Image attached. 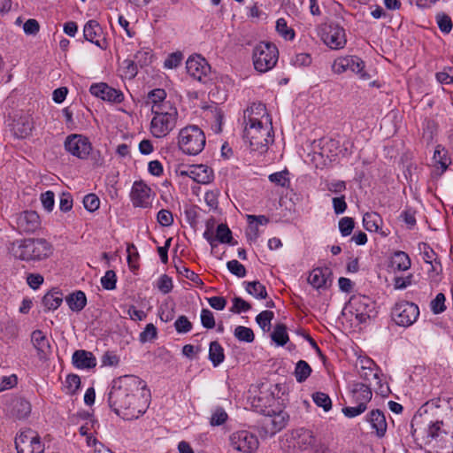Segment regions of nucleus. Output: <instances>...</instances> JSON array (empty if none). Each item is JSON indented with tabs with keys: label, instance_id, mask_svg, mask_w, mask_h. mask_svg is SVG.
I'll return each mask as SVG.
<instances>
[{
	"label": "nucleus",
	"instance_id": "obj_54",
	"mask_svg": "<svg viewBox=\"0 0 453 453\" xmlns=\"http://www.w3.org/2000/svg\"><path fill=\"white\" fill-rule=\"evenodd\" d=\"M269 180L271 182L275 183L280 187H286L289 182L287 171L272 173L269 175Z\"/></svg>",
	"mask_w": 453,
	"mask_h": 453
},
{
	"label": "nucleus",
	"instance_id": "obj_40",
	"mask_svg": "<svg viewBox=\"0 0 453 453\" xmlns=\"http://www.w3.org/2000/svg\"><path fill=\"white\" fill-rule=\"evenodd\" d=\"M272 339L280 346L285 345L288 341V334L284 325L279 324L272 333Z\"/></svg>",
	"mask_w": 453,
	"mask_h": 453
},
{
	"label": "nucleus",
	"instance_id": "obj_64",
	"mask_svg": "<svg viewBox=\"0 0 453 453\" xmlns=\"http://www.w3.org/2000/svg\"><path fill=\"white\" fill-rule=\"evenodd\" d=\"M219 194V192L218 189L210 190V191L205 192V194H204V201H205L206 204L211 209H216L218 207Z\"/></svg>",
	"mask_w": 453,
	"mask_h": 453
},
{
	"label": "nucleus",
	"instance_id": "obj_27",
	"mask_svg": "<svg viewBox=\"0 0 453 453\" xmlns=\"http://www.w3.org/2000/svg\"><path fill=\"white\" fill-rule=\"evenodd\" d=\"M101 32H102L101 27H100L99 23L96 20H88L85 24L84 28H83L84 38L87 41L96 44L99 48L104 49V41L102 42V41L96 39L98 36L101 35Z\"/></svg>",
	"mask_w": 453,
	"mask_h": 453
},
{
	"label": "nucleus",
	"instance_id": "obj_6",
	"mask_svg": "<svg viewBox=\"0 0 453 453\" xmlns=\"http://www.w3.org/2000/svg\"><path fill=\"white\" fill-rule=\"evenodd\" d=\"M278 57L279 52L274 44L260 42L253 50L254 67L260 73H265L276 65Z\"/></svg>",
	"mask_w": 453,
	"mask_h": 453
},
{
	"label": "nucleus",
	"instance_id": "obj_44",
	"mask_svg": "<svg viewBox=\"0 0 453 453\" xmlns=\"http://www.w3.org/2000/svg\"><path fill=\"white\" fill-rule=\"evenodd\" d=\"M312 399L314 403L319 406L323 408L325 411H328L332 408V401L330 397L322 392H316L312 395Z\"/></svg>",
	"mask_w": 453,
	"mask_h": 453
},
{
	"label": "nucleus",
	"instance_id": "obj_48",
	"mask_svg": "<svg viewBox=\"0 0 453 453\" xmlns=\"http://www.w3.org/2000/svg\"><path fill=\"white\" fill-rule=\"evenodd\" d=\"M215 239L223 243H226L231 241L232 233L226 225L219 224L218 226Z\"/></svg>",
	"mask_w": 453,
	"mask_h": 453
},
{
	"label": "nucleus",
	"instance_id": "obj_3",
	"mask_svg": "<svg viewBox=\"0 0 453 453\" xmlns=\"http://www.w3.org/2000/svg\"><path fill=\"white\" fill-rule=\"evenodd\" d=\"M7 249L14 258L25 262H40L53 253V246L43 238L15 240L10 242Z\"/></svg>",
	"mask_w": 453,
	"mask_h": 453
},
{
	"label": "nucleus",
	"instance_id": "obj_33",
	"mask_svg": "<svg viewBox=\"0 0 453 453\" xmlns=\"http://www.w3.org/2000/svg\"><path fill=\"white\" fill-rule=\"evenodd\" d=\"M420 254L424 261L430 264L434 271H438L441 268V264L437 259V255L432 248L426 243H421L418 246Z\"/></svg>",
	"mask_w": 453,
	"mask_h": 453
},
{
	"label": "nucleus",
	"instance_id": "obj_34",
	"mask_svg": "<svg viewBox=\"0 0 453 453\" xmlns=\"http://www.w3.org/2000/svg\"><path fill=\"white\" fill-rule=\"evenodd\" d=\"M363 225L369 232H379L382 225V219L376 212H366L363 216Z\"/></svg>",
	"mask_w": 453,
	"mask_h": 453
},
{
	"label": "nucleus",
	"instance_id": "obj_51",
	"mask_svg": "<svg viewBox=\"0 0 453 453\" xmlns=\"http://www.w3.org/2000/svg\"><path fill=\"white\" fill-rule=\"evenodd\" d=\"M227 419V413L222 408H217L213 411L210 424L213 426L224 424Z\"/></svg>",
	"mask_w": 453,
	"mask_h": 453
},
{
	"label": "nucleus",
	"instance_id": "obj_36",
	"mask_svg": "<svg viewBox=\"0 0 453 453\" xmlns=\"http://www.w3.org/2000/svg\"><path fill=\"white\" fill-rule=\"evenodd\" d=\"M69 308L73 311H81L87 303V298L82 291H76L66 297Z\"/></svg>",
	"mask_w": 453,
	"mask_h": 453
},
{
	"label": "nucleus",
	"instance_id": "obj_57",
	"mask_svg": "<svg viewBox=\"0 0 453 453\" xmlns=\"http://www.w3.org/2000/svg\"><path fill=\"white\" fill-rule=\"evenodd\" d=\"M157 219L162 226H170L173 223V213L165 209H162L157 212Z\"/></svg>",
	"mask_w": 453,
	"mask_h": 453
},
{
	"label": "nucleus",
	"instance_id": "obj_56",
	"mask_svg": "<svg viewBox=\"0 0 453 453\" xmlns=\"http://www.w3.org/2000/svg\"><path fill=\"white\" fill-rule=\"evenodd\" d=\"M227 269L234 275L239 278H242L246 275L245 267L237 260L234 259L228 261L226 264Z\"/></svg>",
	"mask_w": 453,
	"mask_h": 453
},
{
	"label": "nucleus",
	"instance_id": "obj_7",
	"mask_svg": "<svg viewBox=\"0 0 453 453\" xmlns=\"http://www.w3.org/2000/svg\"><path fill=\"white\" fill-rule=\"evenodd\" d=\"M419 316V308L412 302L400 301L395 304L391 311L393 321L399 326L409 327Z\"/></svg>",
	"mask_w": 453,
	"mask_h": 453
},
{
	"label": "nucleus",
	"instance_id": "obj_61",
	"mask_svg": "<svg viewBox=\"0 0 453 453\" xmlns=\"http://www.w3.org/2000/svg\"><path fill=\"white\" fill-rule=\"evenodd\" d=\"M251 308L250 304L241 297H234L233 299V306L231 311L234 313H241L248 311Z\"/></svg>",
	"mask_w": 453,
	"mask_h": 453
},
{
	"label": "nucleus",
	"instance_id": "obj_5",
	"mask_svg": "<svg viewBox=\"0 0 453 453\" xmlns=\"http://www.w3.org/2000/svg\"><path fill=\"white\" fill-rule=\"evenodd\" d=\"M205 142L206 139L204 133L197 126H188L181 128L179 132V148L187 155H198L203 150Z\"/></svg>",
	"mask_w": 453,
	"mask_h": 453
},
{
	"label": "nucleus",
	"instance_id": "obj_45",
	"mask_svg": "<svg viewBox=\"0 0 453 453\" xmlns=\"http://www.w3.org/2000/svg\"><path fill=\"white\" fill-rule=\"evenodd\" d=\"M276 30L286 40H293L295 37L294 30L288 27L287 21L282 18L277 20Z\"/></svg>",
	"mask_w": 453,
	"mask_h": 453
},
{
	"label": "nucleus",
	"instance_id": "obj_17",
	"mask_svg": "<svg viewBox=\"0 0 453 453\" xmlns=\"http://www.w3.org/2000/svg\"><path fill=\"white\" fill-rule=\"evenodd\" d=\"M150 188L143 181H134L130 192V198L134 207L147 208L151 203Z\"/></svg>",
	"mask_w": 453,
	"mask_h": 453
},
{
	"label": "nucleus",
	"instance_id": "obj_8",
	"mask_svg": "<svg viewBox=\"0 0 453 453\" xmlns=\"http://www.w3.org/2000/svg\"><path fill=\"white\" fill-rule=\"evenodd\" d=\"M365 62L357 56H345L336 58L332 65L334 73L342 74L351 72L362 80H368L369 74L365 71Z\"/></svg>",
	"mask_w": 453,
	"mask_h": 453
},
{
	"label": "nucleus",
	"instance_id": "obj_20",
	"mask_svg": "<svg viewBox=\"0 0 453 453\" xmlns=\"http://www.w3.org/2000/svg\"><path fill=\"white\" fill-rule=\"evenodd\" d=\"M17 229L21 233H33L40 226L39 215L34 211H26L15 216Z\"/></svg>",
	"mask_w": 453,
	"mask_h": 453
},
{
	"label": "nucleus",
	"instance_id": "obj_37",
	"mask_svg": "<svg viewBox=\"0 0 453 453\" xmlns=\"http://www.w3.org/2000/svg\"><path fill=\"white\" fill-rule=\"evenodd\" d=\"M246 291L257 299H265L267 296L265 287L257 280L245 281Z\"/></svg>",
	"mask_w": 453,
	"mask_h": 453
},
{
	"label": "nucleus",
	"instance_id": "obj_59",
	"mask_svg": "<svg viewBox=\"0 0 453 453\" xmlns=\"http://www.w3.org/2000/svg\"><path fill=\"white\" fill-rule=\"evenodd\" d=\"M437 24L441 32L449 34L452 29V21L450 18L446 14H438Z\"/></svg>",
	"mask_w": 453,
	"mask_h": 453
},
{
	"label": "nucleus",
	"instance_id": "obj_43",
	"mask_svg": "<svg viewBox=\"0 0 453 453\" xmlns=\"http://www.w3.org/2000/svg\"><path fill=\"white\" fill-rule=\"evenodd\" d=\"M234 334L239 341L246 342H252L255 338L252 329L242 326H236Z\"/></svg>",
	"mask_w": 453,
	"mask_h": 453
},
{
	"label": "nucleus",
	"instance_id": "obj_12",
	"mask_svg": "<svg viewBox=\"0 0 453 453\" xmlns=\"http://www.w3.org/2000/svg\"><path fill=\"white\" fill-rule=\"evenodd\" d=\"M281 391L282 387L280 384L270 385L266 390L261 391L253 401L256 411L260 412V408L273 410V407L279 404L280 394H283Z\"/></svg>",
	"mask_w": 453,
	"mask_h": 453
},
{
	"label": "nucleus",
	"instance_id": "obj_52",
	"mask_svg": "<svg viewBox=\"0 0 453 453\" xmlns=\"http://www.w3.org/2000/svg\"><path fill=\"white\" fill-rule=\"evenodd\" d=\"M354 228V220L352 218L344 217L339 221V229L342 236H348Z\"/></svg>",
	"mask_w": 453,
	"mask_h": 453
},
{
	"label": "nucleus",
	"instance_id": "obj_26",
	"mask_svg": "<svg viewBox=\"0 0 453 453\" xmlns=\"http://www.w3.org/2000/svg\"><path fill=\"white\" fill-rule=\"evenodd\" d=\"M73 364L79 369H89L96 365L94 355L87 350L79 349L73 354Z\"/></svg>",
	"mask_w": 453,
	"mask_h": 453
},
{
	"label": "nucleus",
	"instance_id": "obj_31",
	"mask_svg": "<svg viewBox=\"0 0 453 453\" xmlns=\"http://www.w3.org/2000/svg\"><path fill=\"white\" fill-rule=\"evenodd\" d=\"M390 268L395 271H406L411 267V259L403 251H396L390 259Z\"/></svg>",
	"mask_w": 453,
	"mask_h": 453
},
{
	"label": "nucleus",
	"instance_id": "obj_55",
	"mask_svg": "<svg viewBox=\"0 0 453 453\" xmlns=\"http://www.w3.org/2000/svg\"><path fill=\"white\" fill-rule=\"evenodd\" d=\"M83 204L86 210L92 212L99 208L100 200L95 194H88L85 196Z\"/></svg>",
	"mask_w": 453,
	"mask_h": 453
},
{
	"label": "nucleus",
	"instance_id": "obj_47",
	"mask_svg": "<svg viewBox=\"0 0 453 453\" xmlns=\"http://www.w3.org/2000/svg\"><path fill=\"white\" fill-rule=\"evenodd\" d=\"M174 327L179 334H187L191 331L192 323L186 316L182 315L180 316L174 322Z\"/></svg>",
	"mask_w": 453,
	"mask_h": 453
},
{
	"label": "nucleus",
	"instance_id": "obj_53",
	"mask_svg": "<svg viewBox=\"0 0 453 453\" xmlns=\"http://www.w3.org/2000/svg\"><path fill=\"white\" fill-rule=\"evenodd\" d=\"M157 287L163 294H168L173 289L172 278L166 274H163L159 277Z\"/></svg>",
	"mask_w": 453,
	"mask_h": 453
},
{
	"label": "nucleus",
	"instance_id": "obj_41",
	"mask_svg": "<svg viewBox=\"0 0 453 453\" xmlns=\"http://www.w3.org/2000/svg\"><path fill=\"white\" fill-rule=\"evenodd\" d=\"M433 159L434 163L441 168L442 171L447 169L449 165V158L447 157V151L442 146H436Z\"/></svg>",
	"mask_w": 453,
	"mask_h": 453
},
{
	"label": "nucleus",
	"instance_id": "obj_23",
	"mask_svg": "<svg viewBox=\"0 0 453 453\" xmlns=\"http://www.w3.org/2000/svg\"><path fill=\"white\" fill-rule=\"evenodd\" d=\"M187 174L197 183L208 184L213 180V171L207 165H192Z\"/></svg>",
	"mask_w": 453,
	"mask_h": 453
},
{
	"label": "nucleus",
	"instance_id": "obj_14",
	"mask_svg": "<svg viewBox=\"0 0 453 453\" xmlns=\"http://www.w3.org/2000/svg\"><path fill=\"white\" fill-rule=\"evenodd\" d=\"M65 148L73 156L81 159L87 158L92 149L88 139L81 134L68 135L65 142Z\"/></svg>",
	"mask_w": 453,
	"mask_h": 453
},
{
	"label": "nucleus",
	"instance_id": "obj_11",
	"mask_svg": "<svg viewBox=\"0 0 453 453\" xmlns=\"http://www.w3.org/2000/svg\"><path fill=\"white\" fill-rule=\"evenodd\" d=\"M229 441L234 449L242 453H252L259 446L257 437L246 430L233 433L229 437Z\"/></svg>",
	"mask_w": 453,
	"mask_h": 453
},
{
	"label": "nucleus",
	"instance_id": "obj_9",
	"mask_svg": "<svg viewBox=\"0 0 453 453\" xmlns=\"http://www.w3.org/2000/svg\"><path fill=\"white\" fill-rule=\"evenodd\" d=\"M18 453H43L44 446L38 434L31 429L21 431L15 440Z\"/></svg>",
	"mask_w": 453,
	"mask_h": 453
},
{
	"label": "nucleus",
	"instance_id": "obj_39",
	"mask_svg": "<svg viewBox=\"0 0 453 453\" xmlns=\"http://www.w3.org/2000/svg\"><path fill=\"white\" fill-rule=\"evenodd\" d=\"M311 368L309 364L303 360L296 363L295 368V377L298 382H303L311 375Z\"/></svg>",
	"mask_w": 453,
	"mask_h": 453
},
{
	"label": "nucleus",
	"instance_id": "obj_42",
	"mask_svg": "<svg viewBox=\"0 0 453 453\" xmlns=\"http://www.w3.org/2000/svg\"><path fill=\"white\" fill-rule=\"evenodd\" d=\"M273 312L264 311L256 317V321L264 332H268L271 328V322L273 319Z\"/></svg>",
	"mask_w": 453,
	"mask_h": 453
},
{
	"label": "nucleus",
	"instance_id": "obj_1",
	"mask_svg": "<svg viewBox=\"0 0 453 453\" xmlns=\"http://www.w3.org/2000/svg\"><path fill=\"white\" fill-rule=\"evenodd\" d=\"M150 399L146 382L134 375L112 380L108 403L113 411L127 419L138 418L147 411Z\"/></svg>",
	"mask_w": 453,
	"mask_h": 453
},
{
	"label": "nucleus",
	"instance_id": "obj_46",
	"mask_svg": "<svg viewBox=\"0 0 453 453\" xmlns=\"http://www.w3.org/2000/svg\"><path fill=\"white\" fill-rule=\"evenodd\" d=\"M81 386V379L78 375L70 374L66 377L65 388L67 394L73 395L77 392Z\"/></svg>",
	"mask_w": 453,
	"mask_h": 453
},
{
	"label": "nucleus",
	"instance_id": "obj_58",
	"mask_svg": "<svg viewBox=\"0 0 453 453\" xmlns=\"http://www.w3.org/2000/svg\"><path fill=\"white\" fill-rule=\"evenodd\" d=\"M183 55L180 52L170 54L165 60L164 66L167 69H173L179 66L182 61Z\"/></svg>",
	"mask_w": 453,
	"mask_h": 453
},
{
	"label": "nucleus",
	"instance_id": "obj_10",
	"mask_svg": "<svg viewBox=\"0 0 453 453\" xmlns=\"http://www.w3.org/2000/svg\"><path fill=\"white\" fill-rule=\"evenodd\" d=\"M347 310L359 323H365L371 317L373 303L366 296L356 295L349 299Z\"/></svg>",
	"mask_w": 453,
	"mask_h": 453
},
{
	"label": "nucleus",
	"instance_id": "obj_21",
	"mask_svg": "<svg viewBox=\"0 0 453 453\" xmlns=\"http://www.w3.org/2000/svg\"><path fill=\"white\" fill-rule=\"evenodd\" d=\"M89 91L93 96L104 101L120 103L123 100V94L119 90H117L104 82L91 85Z\"/></svg>",
	"mask_w": 453,
	"mask_h": 453
},
{
	"label": "nucleus",
	"instance_id": "obj_38",
	"mask_svg": "<svg viewBox=\"0 0 453 453\" xmlns=\"http://www.w3.org/2000/svg\"><path fill=\"white\" fill-rule=\"evenodd\" d=\"M209 358L214 366H218L224 361V349L218 342H211L209 348Z\"/></svg>",
	"mask_w": 453,
	"mask_h": 453
},
{
	"label": "nucleus",
	"instance_id": "obj_28",
	"mask_svg": "<svg viewBox=\"0 0 453 453\" xmlns=\"http://www.w3.org/2000/svg\"><path fill=\"white\" fill-rule=\"evenodd\" d=\"M148 104H150L151 112L157 111L156 107L163 109L165 105L175 106L170 100L166 99V92L161 88H156L148 94Z\"/></svg>",
	"mask_w": 453,
	"mask_h": 453
},
{
	"label": "nucleus",
	"instance_id": "obj_22",
	"mask_svg": "<svg viewBox=\"0 0 453 453\" xmlns=\"http://www.w3.org/2000/svg\"><path fill=\"white\" fill-rule=\"evenodd\" d=\"M33 130L34 120L29 114L23 113L13 119L12 131L16 137L25 139L32 134Z\"/></svg>",
	"mask_w": 453,
	"mask_h": 453
},
{
	"label": "nucleus",
	"instance_id": "obj_4",
	"mask_svg": "<svg viewBox=\"0 0 453 453\" xmlns=\"http://www.w3.org/2000/svg\"><path fill=\"white\" fill-rule=\"evenodd\" d=\"M152 112L150 132L155 138L166 137L176 127L179 112L176 106L165 105L163 109L156 107Z\"/></svg>",
	"mask_w": 453,
	"mask_h": 453
},
{
	"label": "nucleus",
	"instance_id": "obj_30",
	"mask_svg": "<svg viewBox=\"0 0 453 453\" xmlns=\"http://www.w3.org/2000/svg\"><path fill=\"white\" fill-rule=\"evenodd\" d=\"M352 397L358 403L366 405L372 399V393L369 386L363 383H355L352 387Z\"/></svg>",
	"mask_w": 453,
	"mask_h": 453
},
{
	"label": "nucleus",
	"instance_id": "obj_50",
	"mask_svg": "<svg viewBox=\"0 0 453 453\" xmlns=\"http://www.w3.org/2000/svg\"><path fill=\"white\" fill-rule=\"evenodd\" d=\"M116 273L112 270L105 273L101 279V284L104 289L112 290L116 288Z\"/></svg>",
	"mask_w": 453,
	"mask_h": 453
},
{
	"label": "nucleus",
	"instance_id": "obj_35",
	"mask_svg": "<svg viewBox=\"0 0 453 453\" xmlns=\"http://www.w3.org/2000/svg\"><path fill=\"white\" fill-rule=\"evenodd\" d=\"M63 301V296L60 292L51 291L47 293L42 298V305L46 311L57 310Z\"/></svg>",
	"mask_w": 453,
	"mask_h": 453
},
{
	"label": "nucleus",
	"instance_id": "obj_25",
	"mask_svg": "<svg viewBox=\"0 0 453 453\" xmlns=\"http://www.w3.org/2000/svg\"><path fill=\"white\" fill-rule=\"evenodd\" d=\"M31 342L40 358H45L50 353V341L41 330H35L32 333Z\"/></svg>",
	"mask_w": 453,
	"mask_h": 453
},
{
	"label": "nucleus",
	"instance_id": "obj_13",
	"mask_svg": "<svg viewBox=\"0 0 453 453\" xmlns=\"http://www.w3.org/2000/svg\"><path fill=\"white\" fill-rule=\"evenodd\" d=\"M186 69L195 80L203 83L209 80L211 66L206 59L200 55L190 56L186 62Z\"/></svg>",
	"mask_w": 453,
	"mask_h": 453
},
{
	"label": "nucleus",
	"instance_id": "obj_18",
	"mask_svg": "<svg viewBox=\"0 0 453 453\" xmlns=\"http://www.w3.org/2000/svg\"><path fill=\"white\" fill-rule=\"evenodd\" d=\"M260 412L265 416L264 424L272 434L280 431L288 423V415L282 411H276L260 408Z\"/></svg>",
	"mask_w": 453,
	"mask_h": 453
},
{
	"label": "nucleus",
	"instance_id": "obj_60",
	"mask_svg": "<svg viewBox=\"0 0 453 453\" xmlns=\"http://www.w3.org/2000/svg\"><path fill=\"white\" fill-rule=\"evenodd\" d=\"M157 331L153 324H148L144 330L140 334V341L146 342L157 337Z\"/></svg>",
	"mask_w": 453,
	"mask_h": 453
},
{
	"label": "nucleus",
	"instance_id": "obj_15",
	"mask_svg": "<svg viewBox=\"0 0 453 453\" xmlns=\"http://www.w3.org/2000/svg\"><path fill=\"white\" fill-rule=\"evenodd\" d=\"M323 42L333 50L344 48L347 42L344 29L336 24H330L324 28L321 35Z\"/></svg>",
	"mask_w": 453,
	"mask_h": 453
},
{
	"label": "nucleus",
	"instance_id": "obj_2",
	"mask_svg": "<svg viewBox=\"0 0 453 453\" xmlns=\"http://www.w3.org/2000/svg\"><path fill=\"white\" fill-rule=\"evenodd\" d=\"M244 118L247 119L244 138L252 150L265 152L269 144L274 141L272 119L265 105L262 103L252 104L247 109Z\"/></svg>",
	"mask_w": 453,
	"mask_h": 453
},
{
	"label": "nucleus",
	"instance_id": "obj_29",
	"mask_svg": "<svg viewBox=\"0 0 453 453\" xmlns=\"http://www.w3.org/2000/svg\"><path fill=\"white\" fill-rule=\"evenodd\" d=\"M329 275L328 268H315L310 273L308 281L317 289L326 288L329 280Z\"/></svg>",
	"mask_w": 453,
	"mask_h": 453
},
{
	"label": "nucleus",
	"instance_id": "obj_63",
	"mask_svg": "<svg viewBox=\"0 0 453 453\" xmlns=\"http://www.w3.org/2000/svg\"><path fill=\"white\" fill-rule=\"evenodd\" d=\"M201 323L205 328L211 329L215 326V319L213 313L208 309H203L201 311Z\"/></svg>",
	"mask_w": 453,
	"mask_h": 453
},
{
	"label": "nucleus",
	"instance_id": "obj_49",
	"mask_svg": "<svg viewBox=\"0 0 453 453\" xmlns=\"http://www.w3.org/2000/svg\"><path fill=\"white\" fill-rule=\"evenodd\" d=\"M430 308L434 314H439L444 311L446 309L445 296L442 293L437 294L435 298L432 300Z\"/></svg>",
	"mask_w": 453,
	"mask_h": 453
},
{
	"label": "nucleus",
	"instance_id": "obj_62",
	"mask_svg": "<svg viewBox=\"0 0 453 453\" xmlns=\"http://www.w3.org/2000/svg\"><path fill=\"white\" fill-rule=\"evenodd\" d=\"M41 202L47 211H51L55 204V195L52 191H46L41 195Z\"/></svg>",
	"mask_w": 453,
	"mask_h": 453
},
{
	"label": "nucleus",
	"instance_id": "obj_16",
	"mask_svg": "<svg viewBox=\"0 0 453 453\" xmlns=\"http://www.w3.org/2000/svg\"><path fill=\"white\" fill-rule=\"evenodd\" d=\"M441 426L443 422H435L429 426L427 433L428 436L437 441V446L445 453H453V432L449 434L446 431H441Z\"/></svg>",
	"mask_w": 453,
	"mask_h": 453
},
{
	"label": "nucleus",
	"instance_id": "obj_19",
	"mask_svg": "<svg viewBox=\"0 0 453 453\" xmlns=\"http://www.w3.org/2000/svg\"><path fill=\"white\" fill-rule=\"evenodd\" d=\"M290 438L293 442V447L301 451L312 449L316 443L313 432L303 427L293 430Z\"/></svg>",
	"mask_w": 453,
	"mask_h": 453
},
{
	"label": "nucleus",
	"instance_id": "obj_32",
	"mask_svg": "<svg viewBox=\"0 0 453 453\" xmlns=\"http://www.w3.org/2000/svg\"><path fill=\"white\" fill-rule=\"evenodd\" d=\"M12 412L19 419L26 418L31 412V404L24 398H17L12 403Z\"/></svg>",
	"mask_w": 453,
	"mask_h": 453
},
{
	"label": "nucleus",
	"instance_id": "obj_24",
	"mask_svg": "<svg viewBox=\"0 0 453 453\" xmlns=\"http://www.w3.org/2000/svg\"><path fill=\"white\" fill-rule=\"evenodd\" d=\"M367 422L375 431L379 438H382L387 432V421L384 413L380 410H372L366 418Z\"/></svg>",
	"mask_w": 453,
	"mask_h": 453
}]
</instances>
